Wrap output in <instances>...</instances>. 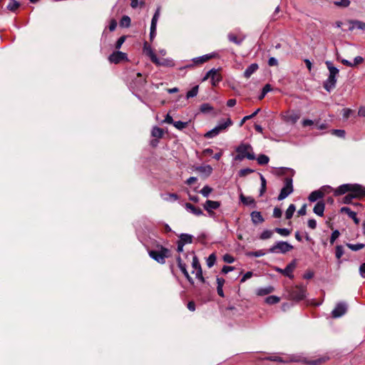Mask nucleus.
I'll return each mask as SVG.
<instances>
[{
    "mask_svg": "<svg viewBox=\"0 0 365 365\" xmlns=\"http://www.w3.org/2000/svg\"><path fill=\"white\" fill-rule=\"evenodd\" d=\"M235 151L237 154L234 157L235 160L242 161L245 158L252 160L256 159L253 148L249 143H241L236 147Z\"/></svg>",
    "mask_w": 365,
    "mask_h": 365,
    "instance_id": "1",
    "label": "nucleus"
},
{
    "mask_svg": "<svg viewBox=\"0 0 365 365\" xmlns=\"http://www.w3.org/2000/svg\"><path fill=\"white\" fill-rule=\"evenodd\" d=\"M325 64L329 70V74L327 79L324 83V88L327 91L330 92L336 87V77L339 71L336 67L334 66L332 63L329 61H327Z\"/></svg>",
    "mask_w": 365,
    "mask_h": 365,
    "instance_id": "2",
    "label": "nucleus"
},
{
    "mask_svg": "<svg viewBox=\"0 0 365 365\" xmlns=\"http://www.w3.org/2000/svg\"><path fill=\"white\" fill-rule=\"evenodd\" d=\"M232 125V121L230 118L221 120L218 124L212 129L209 130L205 134L206 138H212L218 135L220 133L225 131L228 127Z\"/></svg>",
    "mask_w": 365,
    "mask_h": 365,
    "instance_id": "3",
    "label": "nucleus"
},
{
    "mask_svg": "<svg viewBox=\"0 0 365 365\" xmlns=\"http://www.w3.org/2000/svg\"><path fill=\"white\" fill-rule=\"evenodd\" d=\"M149 256L160 264H164L165 259L170 256V250L163 246H159L158 250L148 251Z\"/></svg>",
    "mask_w": 365,
    "mask_h": 365,
    "instance_id": "4",
    "label": "nucleus"
},
{
    "mask_svg": "<svg viewBox=\"0 0 365 365\" xmlns=\"http://www.w3.org/2000/svg\"><path fill=\"white\" fill-rule=\"evenodd\" d=\"M294 191L293 180L292 177L286 178L284 181V186L281 189L280 193L277 197L279 201L284 200Z\"/></svg>",
    "mask_w": 365,
    "mask_h": 365,
    "instance_id": "5",
    "label": "nucleus"
},
{
    "mask_svg": "<svg viewBox=\"0 0 365 365\" xmlns=\"http://www.w3.org/2000/svg\"><path fill=\"white\" fill-rule=\"evenodd\" d=\"M292 249L293 246L287 242L278 241L268 250V252L285 254Z\"/></svg>",
    "mask_w": 365,
    "mask_h": 365,
    "instance_id": "6",
    "label": "nucleus"
},
{
    "mask_svg": "<svg viewBox=\"0 0 365 365\" xmlns=\"http://www.w3.org/2000/svg\"><path fill=\"white\" fill-rule=\"evenodd\" d=\"M291 299L295 301H300L306 297V288L304 286H296L289 292Z\"/></svg>",
    "mask_w": 365,
    "mask_h": 365,
    "instance_id": "7",
    "label": "nucleus"
},
{
    "mask_svg": "<svg viewBox=\"0 0 365 365\" xmlns=\"http://www.w3.org/2000/svg\"><path fill=\"white\" fill-rule=\"evenodd\" d=\"M300 118L299 112L287 110L282 114V119L287 123L295 124Z\"/></svg>",
    "mask_w": 365,
    "mask_h": 365,
    "instance_id": "8",
    "label": "nucleus"
},
{
    "mask_svg": "<svg viewBox=\"0 0 365 365\" xmlns=\"http://www.w3.org/2000/svg\"><path fill=\"white\" fill-rule=\"evenodd\" d=\"M208 78H210L211 83L214 86H217L222 80L220 74L215 68H212L209 71H207L205 76H204L202 81H206Z\"/></svg>",
    "mask_w": 365,
    "mask_h": 365,
    "instance_id": "9",
    "label": "nucleus"
},
{
    "mask_svg": "<svg viewBox=\"0 0 365 365\" xmlns=\"http://www.w3.org/2000/svg\"><path fill=\"white\" fill-rule=\"evenodd\" d=\"M145 83V78L142 76V74L140 73H137L136 76L132 80L130 85L133 89L140 91L144 88Z\"/></svg>",
    "mask_w": 365,
    "mask_h": 365,
    "instance_id": "10",
    "label": "nucleus"
},
{
    "mask_svg": "<svg viewBox=\"0 0 365 365\" xmlns=\"http://www.w3.org/2000/svg\"><path fill=\"white\" fill-rule=\"evenodd\" d=\"M297 266L296 260H293L289 264L287 265V267L284 269H282L279 267H274V270L279 273H281L289 278L292 279L294 277V275L292 274L294 269H295Z\"/></svg>",
    "mask_w": 365,
    "mask_h": 365,
    "instance_id": "11",
    "label": "nucleus"
},
{
    "mask_svg": "<svg viewBox=\"0 0 365 365\" xmlns=\"http://www.w3.org/2000/svg\"><path fill=\"white\" fill-rule=\"evenodd\" d=\"M220 207V202L219 201H214L207 200L203 205L204 209L207 212L210 217H213L215 215L213 210H217Z\"/></svg>",
    "mask_w": 365,
    "mask_h": 365,
    "instance_id": "12",
    "label": "nucleus"
},
{
    "mask_svg": "<svg viewBox=\"0 0 365 365\" xmlns=\"http://www.w3.org/2000/svg\"><path fill=\"white\" fill-rule=\"evenodd\" d=\"M347 310V305L344 302L338 303L331 312L334 318H339L343 316Z\"/></svg>",
    "mask_w": 365,
    "mask_h": 365,
    "instance_id": "13",
    "label": "nucleus"
},
{
    "mask_svg": "<svg viewBox=\"0 0 365 365\" xmlns=\"http://www.w3.org/2000/svg\"><path fill=\"white\" fill-rule=\"evenodd\" d=\"M127 59V54L125 53H123L122 51H114L113 53H111L109 57L108 60L110 63H118L119 62L126 60Z\"/></svg>",
    "mask_w": 365,
    "mask_h": 365,
    "instance_id": "14",
    "label": "nucleus"
},
{
    "mask_svg": "<svg viewBox=\"0 0 365 365\" xmlns=\"http://www.w3.org/2000/svg\"><path fill=\"white\" fill-rule=\"evenodd\" d=\"M143 52L150 57L152 62H153L154 63H160V60L154 53L151 46L147 42L144 43Z\"/></svg>",
    "mask_w": 365,
    "mask_h": 365,
    "instance_id": "15",
    "label": "nucleus"
},
{
    "mask_svg": "<svg viewBox=\"0 0 365 365\" xmlns=\"http://www.w3.org/2000/svg\"><path fill=\"white\" fill-rule=\"evenodd\" d=\"M176 259H177V262H178V266L180 268V271L183 273L184 276L186 277V279L188 280V282L190 284H194V280L190 276V274L186 269V265L185 263L182 262L181 257H178Z\"/></svg>",
    "mask_w": 365,
    "mask_h": 365,
    "instance_id": "16",
    "label": "nucleus"
},
{
    "mask_svg": "<svg viewBox=\"0 0 365 365\" xmlns=\"http://www.w3.org/2000/svg\"><path fill=\"white\" fill-rule=\"evenodd\" d=\"M351 192L355 198L365 196V187L359 184H351Z\"/></svg>",
    "mask_w": 365,
    "mask_h": 365,
    "instance_id": "17",
    "label": "nucleus"
},
{
    "mask_svg": "<svg viewBox=\"0 0 365 365\" xmlns=\"http://www.w3.org/2000/svg\"><path fill=\"white\" fill-rule=\"evenodd\" d=\"M349 30L352 31L354 29H359L365 31V23L358 20H350L349 21Z\"/></svg>",
    "mask_w": 365,
    "mask_h": 365,
    "instance_id": "18",
    "label": "nucleus"
},
{
    "mask_svg": "<svg viewBox=\"0 0 365 365\" xmlns=\"http://www.w3.org/2000/svg\"><path fill=\"white\" fill-rule=\"evenodd\" d=\"M215 56H216L215 53H207V54H205V55H203V56H201L199 57L194 58L192 59V61L195 64H202V63L207 62L210 59L215 58Z\"/></svg>",
    "mask_w": 365,
    "mask_h": 365,
    "instance_id": "19",
    "label": "nucleus"
},
{
    "mask_svg": "<svg viewBox=\"0 0 365 365\" xmlns=\"http://www.w3.org/2000/svg\"><path fill=\"white\" fill-rule=\"evenodd\" d=\"M185 207L188 212H191L192 214L196 216H201L203 215V212L200 208L196 207L191 203L186 202L185 204Z\"/></svg>",
    "mask_w": 365,
    "mask_h": 365,
    "instance_id": "20",
    "label": "nucleus"
},
{
    "mask_svg": "<svg viewBox=\"0 0 365 365\" xmlns=\"http://www.w3.org/2000/svg\"><path fill=\"white\" fill-rule=\"evenodd\" d=\"M341 212L346 213L348 216L354 220L356 225H358L359 223L360 220L356 217V213L352 211L349 207H343L341 208Z\"/></svg>",
    "mask_w": 365,
    "mask_h": 365,
    "instance_id": "21",
    "label": "nucleus"
},
{
    "mask_svg": "<svg viewBox=\"0 0 365 365\" xmlns=\"http://www.w3.org/2000/svg\"><path fill=\"white\" fill-rule=\"evenodd\" d=\"M351 184H343L339 186L334 191L335 195H344L347 192H351Z\"/></svg>",
    "mask_w": 365,
    "mask_h": 365,
    "instance_id": "22",
    "label": "nucleus"
},
{
    "mask_svg": "<svg viewBox=\"0 0 365 365\" xmlns=\"http://www.w3.org/2000/svg\"><path fill=\"white\" fill-rule=\"evenodd\" d=\"M325 209V204L323 201H318L314 207L313 212L318 216L322 217Z\"/></svg>",
    "mask_w": 365,
    "mask_h": 365,
    "instance_id": "23",
    "label": "nucleus"
},
{
    "mask_svg": "<svg viewBox=\"0 0 365 365\" xmlns=\"http://www.w3.org/2000/svg\"><path fill=\"white\" fill-rule=\"evenodd\" d=\"M252 222L257 225L258 223H262L264 221V217L262 214L259 211H253L250 214Z\"/></svg>",
    "mask_w": 365,
    "mask_h": 365,
    "instance_id": "24",
    "label": "nucleus"
},
{
    "mask_svg": "<svg viewBox=\"0 0 365 365\" xmlns=\"http://www.w3.org/2000/svg\"><path fill=\"white\" fill-rule=\"evenodd\" d=\"M324 192H322L321 190H314L313 192H312L309 197H308V200L310 201V202H316L322 198L324 197Z\"/></svg>",
    "mask_w": 365,
    "mask_h": 365,
    "instance_id": "25",
    "label": "nucleus"
},
{
    "mask_svg": "<svg viewBox=\"0 0 365 365\" xmlns=\"http://www.w3.org/2000/svg\"><path fill=\"white\" fill-rule=\"evenodd\" d=\"M240 201L245 205L252 206V207H256V202L252 197L245 196L242 194L240 196Z\"/></svg>",
    "mask_w": 365,
    "mask_h": 365,
    "instance_id": "26",
    "label": "nucleus"
},
{
    "mask_svg": "<svg viewBox=\"0 0 365 365\" xmlns=\"http://www.w3.org/2000/svg\"><path fill=\"white\" fill-rule=\"evenodd\" d=\"M259 66L257 63H252L250 65L244 72V76L249 78L255 72L257 71Z\"/></svg>",
    "mask_w": 365,
    "mask_h": 365,
    "instance_id": "27",
    "label": "nucleus"
},
{
    "mask_svg": "<svg viewBox=\"0 0 365 365\" xmlns=\"http://www.w3.org/2000/svg\"><path fill=\"white\" fill-rule=\"evenodd\" d=\"M274 291V287L272 286H268L265 287L258 288L256 291V293L258 296H264L272 293Z\"/></svg>",
    "mask_w": 365,
    "mask_h": 365,
    "instance_id": "28",
    "label": "nucleus"
},
{
    "mask_svg": "<svg viewBox=\"0 0 365 365\" xmlns=\"http://www.w3.org/2000/svg\"><path fill=\"white\" fill-rule=\"evenodd\" d=\"M196 170L205 173L207 176H209L212 172V168L210 165H201L196 168Z\"/></svg>",
    "mask_w": 365,
    "mask_h": 365,
    "instance_id": "29",
    "label": "nucleus"
},
{
    "mask_svg": "<svg viewBox=\"0 0 365 365\" xmlns=\"http://www.w3.org/2000/svg\"><path fill=\"white\" fill-rule=\"evenodd\" d=\"M192 235L190 234L182 233L180 235V240L178 242L182 244H191L192 242Z\"/></svg>",
    "mask_w": 365,
    "mask_h": 365,
    "instance_id": "30",
    "label": "nucleus"
},
{
    "mask_svg": "<svg viewBox=\"0 0 365 365\" xmlns=\"http://www.w3.org/2000/svg\"><path fill=\"white\" fill-rule=\"evenodd\" d=\"M153 137L156 138H161L163 135V130L158 126H155L151 131Z\"/></svg>",
    "mask_w": 365,
    "mask_h": 365,
    "instance_id": "31",
    "label": "nucleus"
},
{
    "mask_svg": "<svg viewBox=\"0 0 365 365\" xmlns=\"http://www.w3.org/2000/svg\"><path fill=\"white\" fill-rule=\"evenodd\" d=\"M346 245L351 250L354 251V252L359 251L365 247V245L363 243H357V244L346 243Z\"/></svg>",
    "mask_w": 365,
    "mask_h": 365,
    "instance_id": "32",
    "label": "nucleus"
},
{
    "mask_svg": "<svg viewBox=\"0 0 365 365\" xmlns=\"http://www.w3.org/2000/svg\"><path fill=\"white\" fill-rule=\"evenodd\" d=\"M160 15V8L158 7L151 20L150 26H157V23Z\"/></svg>",
    "mask_w": 365,
    "mask_h": 365,
    "instance_id": "33",
    "label": "nucleus"
},
{
    "mask_svg": "<svg viewBox=\"0 0 365 365\" xmlns=\"http://www.w3.org/2000/svg\"><path fill=\"white\" fill-rule=\"evenodd\" d=\"M260 111V108L256 109L251 115L245 116L240 123V126H242L245 121L253 118L255 116H256Z\"/></svg>",
    "mask_w": 365,
    "mask_h": 365,
    "instance_id": "34",
    "label": "nucleus"
},
{
    "mask_svg": "<svg viewBox=\"0 0 365 365\" xmlns=\"http://www.w3.org/2000/svg\"><path fill=\"white\" fill-rule=\"evenodd\" d=\"M257 163L259 165H267L269 163V158L267 155L264 154H260L257 158Z\"/></svg>",
    "mask_w": 365,
    "mask_h": 365,
    "instance_id": "35",
    "label": "nucleus"
},
{
    "mask_svg": "<svg viewBox=\"0 0 365 365\" xmlns=\"http://www.w3.org/2000/svg\"><path fill=\"white\" fill-rule=\"evenodd\" d=\"M130 18L128 16H123L120 21V26L121 27L128 28L130 25Z\"/></svg>",
    "mask_w": 365,
    "mask_h": 365,
    "instance_id": "36",
    "label": "nucleus"
},
{
    "mask_svg": "<svg viewBox=\"0 0 365 365\" xmlns=\"http://www.w3.org/2000/svg\"><path fill=\"white\" fill-rule=\"evenodd\" d=\"M296 207L294 204L289 205L287 210L285 212V216L287 219H291L294 215V212H295Z\"/></svg>",
    "mask_w": 365,
    "mask_h": 365,
    "instance_id": "37",
    "label": "nucleus"
},
{
    "mask_svg": "<svg viewBox=\"0 0 365 365\" xmlns=\"http://www.w3.org/2000/svg\"><path fill=\"white\" fill-rule=\"evenodd\" d=\"M272 91V86L270 84H266L262 89V92H261V94L259 96V100H262L263 99L265 96L267 95V93L269 91Z\"/></svg>",
    "mask_w": 365,
    "mask_h": 365,
    "instance_id": "38",
    "label": "nucleus"
},
{
    "mask_svg": "<svg viewBox=\"0 0 365 365\" xmlns=\"http://www.w3.org/2000/svg\"><path fill=\"white\" fill-rule=\"evenodd\" d=\"M162 197L166 201H175L178 199V195L175 193H168L162 195Z\"/></svg>",
    "mask_w": 365,
    "mask_h": 365,
    "instance_id": "39",
    "label": "nucleus"
},
{
    "mask_svg": "<svg viewBox=\"0 0 365 365\" xmlns=\"http://www.w3.org/2000/svg\"><path fill=\"white\" fill-rule=\"evenodd\" d=\"M10 3L7 5V9L11 11H16L19 6L20 4L16 0H9Z\"/></svg>",
    "mask_w": 365,
    "mask_h": 365,
    "instance_id": "40",
    "label": "nucleus"
},
{
    "mask_svg": "<svg viewBox=\"0 0 365 365\" xmlns=\"http://www.w3.org/2000/svg\"><path fill=\"white\" fill-rule=\"evenodd\" d=\"M280 299L279 297L272 295L269 296L265 299V302L268 304H275L279 302Z\"/></svg>",
    "mask_w": 365,
    "mask_h": 365,
    "instance_id": "41",
    "label": "nucleus"
},
{
    "mask_svg": "<svg viewBox=\"0 0 365 365\" xmlns=\"http://www.w3.org/2000/svg\"><path fill=\"white\" fill-rule=\"evenodd\" d=\"M266 252L264 250H259L254 252H247L246 255L248 257H259L264 256Z\"/></svg>",
    "mask_w": 365,
    "mask_h": 365,
    "instance_id": "42",
    "label": "nucleus"
},
{
    "mask_svg": "<svg viewBox=\"0 0 365 365\" xmlns=\"http://www.w3.org/2000/svg\"><path fill=\"white\" fill-rule=\"evenodd\" d=\"M260 180H261V188L259 190V195L262 196L266 191V187H267L266 179L262 174H260Z\"/></svg>",
    "mask_w": 365,
    "mask_h": 365,
    "instance_id": "43",
    "label": "nucleus"
},
{
    "mask_svg": "<svg viewBox=\"0 0 365 365\" xmlns=\"http://www.w3.org/2000/svg\"><path fill=\"white\" fill-rule=\"evenodd\" d=\"M272 235H273V231L269 230H265L261 233L259 238L261 240H264L271 238L272 237Z\"/></svg>",
    "mask_w": 365,
    "mask_h": 365,
    "instance_id": "44",
    "label": "nucleus"
},
{
    "mask_svg": "<svg viewBox=\"0 0 365 365\" xmlns=\"http://www.w3.org/2000/svg\"><path fill=\"white\" fill-rule=\"evenodd\" d=\"M198 88H199L198 86H194L191 90L187 91V93L186 94V98H193V97L196 96L198 93Z\"/></svg>",
    "mask_w": 365,
    "mask_h": 365,
    "instance_id": "45",
    "label": "nucleus"
},
{
    "mask_svg": "<svg viewBox=\"0 0 365 365\" xmlns=\"http://www.w3.org/2000/svg\"><path fill=\"white\" fill-rule=\"evenodd\" d=\"M274 231L283 237H287L290 235V231L287 228L277 227Z\"/></svg>",
    "mask_w": 365,
    "mask_h": 365,
    "instance_id": "46",
    "label": "nucleus"
},
{
    "mask_svg": "<svg viewBox=\"0 0 365 365\" xmlns=\"http://www.w3.org/2000/svg\"><path fill=\"white\" fill-rule=\"evenodd\" d=\"M212 189L208 185L204 186L201 190L200 191V193L202 194L204 197H207L212 192Z\"/></svg>",
    "mask_w": 365,
    "mask_h": 365,
    "instance_id": "47",
    "label": "nucleus"
},
{
    "mask_svg": "<svg viewBox=\"0 0 365 365\" xmlns=\"http://www.w3.org/2000/svg\"><path fill=\"white\" fill-rule=\"evenodd\" d=\"M213 108L209 103H203L200 106V111L204 113H209L212 111Z\"/></svg>",
    "mask_w": 365,
    "mask_h": 365,
    "instance_id": "48",
    "label": "nucleus"
},
{
    "mask_svg": "<svg viewBox=\"0 0 365 365\" xmlns=\"http://www.w3.org/2000/svg\"><path fill=\"white\" fill-rule=\"evenodd\" d=\"M216 262V256L214 253L211 254L207 259V265L209 268L212 267Z\"/></svg>",
    "mask_w": 365,
    "mask_h": 365,
    "instance_id": "49",
    "label": "nucleus"
},
{
    "mask_svg": "<svg viewBox=\"0 0 365 365\" xmlns=\"http://www.w3.org/2000/svg\"><path fill=\"white\" fill-rule=\"evenodd\" d=\"M334 4L337 6L346 8L350 5V1L349 0L334 1Z\"/></svg>",
    "mask_w": 365,
    "mask_h": 365,
    "instance_id": "50",
    "label": "nucleus"
},
{
    "mask_svg": "<svg viewBox=\"0 0 365 365\" xmlns=\"http://www.w3.org/2000/svg\"><path fill=\"white\" fill-rule=\"evenodd\" d=\"M187 125V122H183V121H181V120H178V121H174L173 123V125L178 130H182L184 129Z\"/></svg>",
    "mask_w": 365,
    "mask_h": 365,
    "instance_id": "51",
    "label": "nucleus"
},
{
    "mask_svg": "<svg viewBox=\"0 0 365 365\" xmlns=\"http://www.w3.org/2000/svg\"><path fill=\"white\" fill-rule=\"evenodd\" d=\"M344 247L342 245H337L336 247L335 255L337 259H340L344 255Z\"/></svg>",
    "mask_w": 365,
    "mask_h": 365,
    "instance_id": "52",
    "label": "nucleus"
},
{
    "mask_svg": "<svg viewBox=\"0 0 365 365\" xmlns=\"http://www.w3.org/2000/svg\"><path fill=\"white\" fill-rule=\"evenodd\" d=\"M331 133L339 138H344L346 134L345 130L341 129L332 130Z\"/></svg>",
    "mask_w": 365,
    "mask_h": 365,
    "instance_id": "53",
    "label": "nucleus"
},
{
    "mask_svg": "<svg viewBox=\"0 0 365 365\" xmlns=\"http://www.w3.org/2000/svg\"><path fill=\"white\" fill-rule=\"evenodd\" d=\"M254 170L250 168H244L239 171L238 175L240 177H245L250 173H252Z\"/></svg>",
    "mask_w": 365,
    "mask_h": 365,
    "instance_id": "54",
    "label": "nucleus"
},
{
    "mask_svg": "<svg viewBox=\"0 0 365 365\" xmlns=\"http://www.w3.org/2000/svg\"><path fill=\"white\" fill-rule=\"evenodd\" d=\"M340 232L338 230H335L332 232L330 237V243L333 245L335 240L339 237Z\"/></svg>",
    "mask_w": 365,
    "mask_h": 365,
    "instance_id": "55",
    "label": "nucleus"
},
{
    "mask_svg": "<svg viewBox=\"0 0 365 365\" xmlns=\"http://www.w3.org/2000/svg\"><path fill=\"white\" fill-rule=\"evenodd\" d=\"M192 267L195 270L201 269L200 264L199 262V260L196 256H194L192 257Z\"/></svg>",
    "mask_w": 365,
    "mask_h": 365,
    "instance_id": "56",
    "label": "nucleus"
},
{
    "mask_svg": "<svg viewBox=\"0 0 365 365\" xmlns=\"http://www.w3.org/2000/svg\"><path fill=\"white\" fill-rule=\"evenodd\" d=\"M125 38H126V36H120L118 41H116L115 43V48L116 49H120V47L122 46L123 43L125 42Z\"/></svg>",
    "mask_w": 365,
    "mask_h": 365,
    "instance_id": "57",
    "label": "nucleus"
},
{
    "mask_svg": "<svg viewBox=\"0 0 365 365\" xmlns=\"http://www.w3.org/2000/svg\"><path fill=\"white\" fill-rule=\"evenodd\" d=\"M228 39H229L230 41H232V42H233V43H236L237 45H240V44L242 43V39L239 40V39L237 38V36H235V35H233V34H229V35H228Z\"/></svg>",
    "mask_w": 365,
    "mask_h": 365,
    "instance_id": "58",
    "label": "nucleus"
},
{
    "mask_svg": "<svg viewBox=\"0 0 365 365\" xmlns=\"http://www.w3.org/2000/svg\"><path fill=\"white\" fill-rule=\"evenodd\" d=\"M355 198V195H352V193H349L348 195H346L344 199H343V202L345 204H349L351 202L352 200Z\"/></svg>",
    "mask_w": 365,
    "mask_h": 365,
    "instance_id": "59",
    "label": "nucleus"
},
{
    "mask_svg": "<svg viewBox=\"0 0 365 365\" xmlns=\"http://www.w3.org/2000/svg\"><path fill=\"white\" fill-rule=\"evenodd\" d=\"M195 277L198 279H200L202 282H205V279L202 276V269H196L195 270Z\"/></svg>",
    "mask_w": 365,
    "mask_h": 365,
    "instance_id": "60",
    "label": "nucleus"
},
{
    "mask_svg": "<svg viewBox=\"0 0 365 365\" xmlns=\"http://www.w3.org/2000/svg\"><path fill=\"white\" fill-rule=\"evenodd\" d=\"M253 276V273L252 272H247L244 275L243 277L241 278L240 279V282L241 283H243L245 282L247 279L251 278Z\"/></svg>",
    "mask_w": 365,
    "mask_h": 365,
    "instance_id": "61",
    "label": "nucleus"
},
{
    "mask_svg": "<svg viewBox=\"0 0 365 365\" xmlns=\"http://www.w3.org/2000/svg\"><path fill=\"white\" fill-rule=\"evenodd\" d=\"M282 210L279 207H274L273 210V216L276 218H279L282 217Z\"/></svg>",
    "mask_w": 365,
    "mask_h": 365,
    "instance_id": "62",
    "label": "nucleus"
},
{
    "mask_svg": "<svg viewBox=\"0 0 365 365\" xmlns=\"http://www.w3.org/2000/svg\"><path fill=\"white\" fill-rule=\"evenodd\" d=\"M223 259L227 263H232L235 261L234 257L228 254L223 256Z\"/></svg>",
    "mask_w": 365,
    "mask_h": 365,
    "instance_id": "63",
    "label": "nucleus"
},
{
    "mask_svg": "<svg viewBox=\"0 0 365 365\" xmlns=\"http://www.w3.org/2000/svg\"><path fill=\"white\" fill-rule=\"evenodd\" d=\"M268 65L269 66H276L278 65V61L274 57H270L268 60Z\"/></svg>",
    "mask_w": 365,
    "mask_h": 365,
    "instance_id": "64",
    "label": "nucleus"
}]
</instances>
